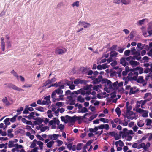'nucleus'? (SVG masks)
<instances>
[{
    "instance_id": "56",
    "label": "nucleus",
    "mask_w": 152,
    "mask_h": 152,
    "mask_svg": "<svg viewBox=\"0 0 152 152\" xmlns=\"http://www.w3.org/2000/svg\"><path fill=\"white\" fill-rule=\"evenodd\" d=\"M72 6L73 7L76 6L77 7H78L79 6V1H77L75 2H74L72 4Z\"/></svg>"
},
{
    "instance_id": "9",
    "label": "nucleus",
    "mask_w": 152,
    "mask_h": 152,
    "mask_svg": "<svg viewBox=\"0 0 152 152\" xmlns=\"http://www.w3.org/2000/svg\"><path fill=\"white\" fill-rule=\"evenodd\" d=\"M98 129H104L106 130H108L109 129V125L107 124H101V125L98 126Z\"/></svg>"
},
{
    "instance_id": "1",
    "label": "nucleus",
    "mask_w": 152,
    "mask_h": 152,
    "mask_svg": "<svg viewBox=\"0 0 152 152\" xmlns=\"http://www.w3.org/2000/svg\"><path fill=\"white\" fill-rule=\"evenodd\" d=\"M58 89H56L52 93L51 96L52 98H53L54 96L57 94L58 95L62 94L63 93V91L61 89H64V88L65 86L64 85H60Z\"/></svg>"
},
{
    "instance_id": "14",
    "label": "nucleus",
    "mask_w": 152,
    "mask_h": 152,
    "mask_svg": "<svg viewBox=\"0 0 152 152\" xmlns=\"http://www.w3.org/2000/svg\"><path fill=\"white\" fill-rule=\"evenodd\" d=\"M1 39L2 50L4 51L5 50V43L4 42V38L3 37H1Z\"/></svg>"
},
{
    "instance_id": "11",
    "label": "nucleus",
    "mask_w": 152,
    "mask_h": 152,
    "mask_svg": "<svg viewBox=\"0 0 152 152\" xmlns=\"http://www.w3.org/2000/svg\"><path fill=\"white\" fill-rule=\"evenodd\" d=\"M120 63L123 66L125 67L127 65H129L128 63L126 61V60L125 58V57H122L120 59Z\"/></svg>"
},
{
    "instance_id": "42",
    "label": "nucleus",
    "mask_w": 152,
    "mask_h": 152,
    "mask_svg": "<svg viewBox=\"0 0 152 152\" xmlns=\"http://www.w3.org/2000/svg\"><path fill=\"white\" fill-rule=\"evenodd\" d=\"M56 118H53V120H51L49 122V124L50 125H53V124H55V120H56Z\"/></svg>"
},
{
    "instance_id": "31",
    "label": "nucleus",
    "mask_w": 152,
    "mask_h": 152,
    "mask_svg": "<svg viewBox=\"0 0 152 152\" xmlns=\"http://www.w3.org/2000/svg\"><path fill=\"white\" fill-rule=\"evenodd\" d=\"M35 110H37L38 111H40V112H44V107H36L35 108Z\"/></svg>"
},
{
    "instance_id": "28",
    "label": "nucleus",
    "mask_w": 152,
    "mask_h": 152,
    "mask_svg": "<svg viewBox=\"0 0 152 152\" xmlns=\"http://www.w3.org/2000/svg\"><path fill=\"white\" fill-rule=\"evenodd\" d=\"M23 110V108L21 107H20L19 109H18L16 110L17 113L16 114V115L18 116V115L20 114L21 113V112Z\"/></svg>"
},
{
    "instance_id": "50",
    "label": "nucleus",
    "mask_w": 152,
    "mask_h": 152,
    "mask_svg": "<svg viewBox=\"0 0 152 152\" xmlns=\"http://www.w3.org/2000/svg\"><path fill=\"white\" fill-rule=\"evenodd\" d=\"M122 137H126L128 136H129V134L128 132V131L125 132H124L122 134Z\"/></svg>"
},
{
    "instance_id": "49",
    "label": "nucleus",
    "mask_w": 152,
    "mask_h": 152,
    "mask_svg": "<svg viewBox=\"0 0 152 152\" xmlns=\"http://www.w3.org/2000/svg\"><path fill=\"white\" fill-rule=\"evenodd\" d=\"M148 111L145 110L143 113L142 114V116L143 117H147L148 116Z\"/></svg>"
},
{
    "instance_id": "63",
    "label": "nucleus",
    "mask_w": 152,
    "mask_h": 152,
    "mask_svg": "<svg viewBox=\"0 0 152 152\" xmlns=\"http://www.w3.org/2000/svg\"><path fill=\"white\" fill-rule=\"evenodd\" d=\"M75 116V121L76 120L79 121L82 119V117L81 116Z\"/></svg>"
},
{
    "instance_id": "24",
    "label": "nucleus",
    "mask_w": 152,
    "mask_h": 152,
    "mask_svg": "<svg viewBox=\"0 0 152 152\" xmlns=\"http://www.w3.org/2000/svg\"><path fill=\"white\" fill-rule=\"evenodd\" d=\"M109 135L111 136H114L115 137V140L119 139V137H116L115 136V132H111L108 133Z\"/></svg>"
},
{
    "instance_id": "44",
    "label": "nucleus",
    "mask_w": 152,
    "mask_h": 152,
    "mask_svg": "<svg viewBox=\"0 0 152 152\" xmlns=\"http://www.w3.org/2000/svg\"><path fill=\"white\" fill-rule=\"evenodd\" d=\"M87 82V81L85 80H82L81 79H80V84L85 85L86 84Z\"/></svg>"
},
{
    "instance_id": "15",
    "label": "nucleus",
    "mask_w": 152,
    "mask_h": 152,
    "mask_svg": "<svg viewBox=\"0 0 152 152\" xmlns=\"http://www.w3.org/2000/svg\"><path fill=\"white\" fill-rule=\"evenodd\" d=\"M129 64L133 66H135L139 65L140 64L139 62L136 61H134L133 60L130 61H129Z\"/></svg>"
},
{
    "instance_id": "52",
    "label": "nucleus",
    "mask_w": 152,
    "mask_h": 152,
    "mask_svg": "<svg viewBox=\"0 0 152 152\" xmlns=\"http://www.w3.org/2000/svg\"><path fill=\"white\" fill-rule=\"evenodd\" d=\"M56 142L58 143L57 146H60L63 144V142L59 140H57Z\"/></svg>"
},
{
    "instance_id": "4",
    "label": "nucleus",
    "mask_w": 152,
    "mask_h": 152,
    "mask_svg": "<svg viewBox=\"0 0 152 152\" xmlns=\"http://www.w3.org/2000/svg\"><path fill=\"white\" fill-rule=\"evenodd\" d=\"M101 82L102 84L107 83L109 88H112V82L110 81L107 79H104L102 78Z\"/></svg>"
},
{
    "instance_id": "21",
    "label": "nucleus",
    "mask_w": 152,
    "mask_h": 152,
    "mask_svg": "<svg viewBox=\"0 0 152 152\" xmlns=\"http://www.w3.org/2000/svg\"><path fill=\"white\" fill-rule=\"evenodd\" d=\"M122 71V68H119L116 72L117 74H118V76L119 77H121V72Z\"/></svg>"
},
{
    "instance_id": "57",
    "label": "nucleus",
    "mask_w": 152,
    "mask_h": 152,
    "mask_svg": "<svg viewBox=\"0 0 152 152\" xmlns=\"http://www.w3.org/2000/svg\"><path fill=\"white\" fill-rule=\"evenodd\" d=\"M7 48H9L11 47L12 45L10 41H7Z\"/></svg>"
},
{
    "instance_id": "37",
    "label": "nucleus",
    "mask_w": 152,
    "mask_h": 152,
    "mask_svg": "<svg viewBox=\"0 0 152 152\" xmlns=\"http://www.w3.org/2000/svg\"><path fill=\"white\" fill-rule=\"evenodd\" d=\"M146 125L148 126L150 125L152 123L151 120L149 119H146Z\"/></svg>"
},
{
    "instance_id": "20",
    "label": "nucleus",
    "mask_w": 152,
    "mask_h": 152,
    "mask_svg": "<svg viewBox=\"0 0 152 152\" xmlns=\"http://www.w3.org/2000/svg\"><path fill=\"white\" fill-rule=\"evenodd\" d=\"M10 119L9 118H7L4 120V122L6 125L5 128H6L7 127V125H9L10 124Z\"/></svg>"
},
{
    "instance_id": "64",
    "label": "nucleus",
    "mask_w": 152,
    "mask_h": 152,
    "mask_svg": "<svg viewBox=\"0 0 152 152\" xmlns=\"http://www.w3.org/2000/svg\"><path fill=\"white\" fill-rule=\"evenodd\" d=\"M149 58L147 56H145L142 58V59L144 60V62L145 61L147 62H148V59Z\"/></svg>"
},
{
    "instance_id": "10",
    "label": "nucleus",
    "mask_w": 152,
    "mask_h": 152,
    "mask_svg": "<svg viewBox=\"0 0 152 152\" xmlns=\"http://www.w3.org/2000/svg\"><path fill=\"white\" fill-rule=\"evenodd\" d=\"M133 74L132 72L129 73L128 74V76L127 77L130 79V81H132L136 80V77L135 76H133Z\"/></svg>"
},
{
    "instance_id": "6",
    "label": "nucleus",
    "mask_w": 152,
    "mask_h": 152,
    "mask_svg": "<svg viewBox=\"0 0 152 152\" xmlns=\"http://www.w3.org/2000/svg\"><path fill=\"white\" fill-rule=\"evenodd\" d=\"M139 91V89L137 88L136 87L134 86L133 87H131L130 88L129 94L131 95L137 93Z\"/></svg>"
},
{
    "instance_id": "23",
    "label": "nucleus",
    "mask_w": 152,
    "mask_h": 152,
    "mask_svg": "<svg viewBox=\"0 0 152 152\" xmlns=\"http://www.w3.org/2000/svg\"><path fill=\"white\" fill-rule=\"evenodd\" d=\"M54 143V141L53 140L50 141L47 144V146L48 148H50L53 145Z\"/></svg>"
},
{
    "instance_id": "7",
    "label": "nucleus",
    "mask_w": 152,
    "mask_h": 152,
    "mask_svg": "<svg viewBox=\"0 0 152 152\" xmlns=\"http://www.w3.org/2000/svg\"><path fill=\"white\" fill-rule=\"evenodd\" d=\"M34 119L35 120L34 121V123L35 124L39 125L41 124L43 121V120L41 118L39 117L35 118Z\"/></svg>"
},
{
    "instance_id": "55",
    "label": "nucleus",
    "mask_w": 152,
    "mask_h": 152,
    "mask_svg": "<svg viewBox=\"0 0 152 152\" xmlns=\"http://www.w3.org/2000/svg\"><path fill=\"white\" fill-rule=\"evenodd\" d=\"M49 128L48 127L46 126H45L44 127H42V128H41L40 130L42 132H43L45 131L47 129H48Z\"/></svg>"
},
{
    "instance_id": "45",
    "label": "nucleus",
    "mask_w": 152,
    "mask_h": 152,
    "mask_svg": "<svg viewBox=\"0 0 152 152\" xmlns=\"http://www.w3.org/2000/svg\"><path fill=\"white\" fill-rule=\"evenodd\" d=\"M140 145L142 146V148L145 151L147 150V147L146 146L145 143L144 142H142L140 144Z\"/></svg>"
},
{
    "instance_id": "35",
    "label": "nucleus",
    "mask_w": 152,
    "mask_h": 152,
    "mask_svg": "<svg viewBox=\"0 0 152 152\" xmlns=\"http://www.w3.org/2000/svg\"><path fill=\"white\" fill-rule=\"evenodd\" d=\"M37 144L39 145L41 149H43V143L41 141H37Z\"/></svg>"
},
{
    "instance_id": "46",
    "label": "nucleus",
    "mask_w": 152,
    "mask_h": 152,
    "mask_svg": "<svg viewBox=\"0 0 152 152\" xmlns=\"http://www.w3.org/2000/svg\"><path fill=\"white\" fill-rule=\"evenodd\" d=\"M80 78H77L74 81V83L76 85H78L80 83Z\"/></svg>"
},
{
    "instance_id": "17",
    "label": "nucleus",
    "mask_w": 152,
    "mask_h": 152,
    "mask_svg": "<svg viewBox=\"0 0 152 152\" xmlns=\"http://www.w3.org/2000/svg\"><path fill=\"white\" fill-rule=\"evenodd\" d=\"M134 81H136L137 82L139 83H142L144 82V80L143 77L139 76L138 78L136 77V80H135Z\"/></svg>"
},
{
    "instance_id": "27",
    "label": "nucleus",
    "mask_w": 152,
    "mask_h": 152,
    "mask_svg": "<svg viewBox=\"0 0 152 152\" xmlns=\"http://www.w3.org/2000/svg\"><path fill=\"white\" fill-rule=\"evenodd\" d=\"M142 44L140 43H138L137 45V50L138 51H140L141 50L142 48L143 47H142Z\"/></svg>"
},
{
    "instance_id": "43",
    "label": "nucleus",
    "mask_w": 152,
    "mask_h": 152,
    "mask_svg": "<svg viewBox=\"0 0 152 152\" xmlns=\"http://www.w3.org/2000/svg\"><path fill=\"white\" fill-rule=\"evenodd\" d=\"M17 116L16 115L14 116L12 118L10 119V121L12 123H14L16 121V118Z\"/></svg>"
},
{
    "instance_id": "13",
    "label": "nucleus",
    "mask_w": 152,
    "mask_h": 152,
    "mask_svg": "<svg viewBox=\"0 0 152 152\" xmlns=\"http://www.w3.org/2000/svg\"><path fill=\"white\" fill-rule=\"evenodd\" d=\"M79 25L80 24H82L84 28H87L88 27H89L90 25V23L85 22L81 21H80L79 22Z\"/></svg>"
},
{
    "instance_id": "26",
    "label": "nucleus",
    "mask_w": 152,
    "mask_h": 152,
    "mask_svg": "<svg viewBox=\"0 0 152 152\" xmlns=\"http://www.w3.org/2000/svg\"><path fill=\"white\" fill-rule=\"evenodd\" d=\"M98 127H95L94 128H90L89 131L91 132H96L98 130Z\"/></svg>"
},
{
    "instance_id": "34",
    "label": "nucleus",
    "mask_w": 152,
    "mask_h": 152,
    "mask_svg": "<svg viewBox=\"0 0 152 152\" xmlns=\"http://www.w3.org/2000/svg\"><path fill=\"white\" fill-rule=\"evenodd\" d=\"M123 79L125 80V84L124 85H126L128 83V82L130 81V79L127 76L126 77H123Z\"/></svg>"
},
{
    "instance_id": "3",
    "label": "nucleus",
    "mask_w": 152,
    "mask_h": 152,
    "mask_svg": "<svg viewBox=\"0 0 152 152\" xmlns=\"http://www.w3.org/2000/svg\"><path fill=\"white\" fill-rule=\"evenodd\" d=\"M67 50L65 48L61 49L59 48H57L56 49L55 53L57 54L61 55L64 53Z\"/></svg>"
},
{
    "instance_id": "19",
    "label": "nucleus",
    "mask_w": 152,
    "mask_h": 152,
    "mask_svg": "<svg viewBox=\"0 0 152 152\" xmlns=\"http://www.w3.org/2000/svg\"><path fill=\"white\" fill-rule=\"evenodd\" d=\"M118 54V53L115 51H111L110 53V56L111 57L116 56Z\"/></svg>"
},
{
    "instance_id": "38",
    "label": "nucleus",
    "mask_w": 152,
    "mask_h": 152,
    "mask_svg": "<svg viewBox=\"0 0 152 152\" xmlns=\"http://www.w3.org/2000/svg\"><path fill=\"white\" fill-rule=\"evenodd\" d=\"M136 111L137 112H138L140 113H144L145 110H144L141 109V108H137L136 109Z\"/></svg>"
},
{
    "instance_id": "40",
    "label": "nucleus",
    "mask_w": 152,
    "mask_h": 152,
    "mask_svg": "<svg viewBox=\"0 0 152 152\" xmlns=\"http://www.w3.org/2000/svg\"><path fill=\"white\" fill-rule=\"evenodd\" d=\"M11 73L13 74L14 76L15 77H17V78L18 79V74L16 72H15L14 70H12Z\"/></svg>"
},
{
    "instance_id": "48",
    "label": "nucleus",
    "mask_w": 152,
    "mask_h": 152,
    "mask_svg": "<svg viewBox=\"0 0 152 152\" xmlns=\"http://www.w3.org/2000/svg\"><path fill=\"white\" fill-rule=\"evenodd\" d=\"M50 81V80L49 79L48 80H47L45 83H43L44 86L46 87L48 85L51 84Z\"/></svg>"
},
{
    "instance_id": "32",
    "label": "nucleus",
    "mask_w": 152,
    "mask_h": 152,
    "mask_svg": "<svg viewBox=\"0 0 152 152\" xmlns=\"http://www.w3.org/2000/svg\"><path fill=\"white\" fill-rule=\"evenodd\" d=\"M149 78L152 79V74L151 73H149L145 77V79L146 80H148Z\"/></svg>"
},
{
    "instance_id": "8",
    "label": "nucleus",
    "mask_w": 152,
    "mask_h": 152,
    "mask_svg": "<svg viewBox=\"0 0 152 152\" xmlns=\"http://www.w3.org/2000/svg\"><path fill=\"white\" fill-rule=\"evenodd\" d=\"M102 78V76L101 75H99L98 76L97 78H96L93 81V84H99L101 82V79Z\"/></svg>"
},
{
    "instance_id": "16",
    "label": "nucleus",
    "mask_w": 152,
    "mask_h": 152,
    "mask_svg": "<svg viewBox=\"0 0 152 152\" xmlns=\"http://www.w3.org/2000/svg\"><path fill=\"white\" fill-rule=\"evenodd\" d=\"M2 101L3 103L5 104L7 106H8L10 104V102L8 100L7 98L6 97H5L2 100Z\"/></svg>"
},
{
    "instance_id": "22",
    "label": "nucleus",
    "mask_w": 152,
    "mask_h": 152,
    "mask_svg": "<svg viewBox=\"0 0 152 152\" xmlns=\"http://www.w3.org/2000/svg\"><path fill=\"white\" fill-rule=\"evenodd\" d=\"M121 2L124 5H127L131 2V0H121Z\"/></svg>"
},
{
    "instance_id": "36",
    "label": "nucleus",
    "mask_w": 152,
    "mask_h": 152,
    "mask_svg": "<svg viewBox=\"0 0 152 152\" xmlns=\"http://www.w3.org/2000/svg\"><path fill=\"white\" fill-rule=\"evenodd\" d=\"M44 99L46 100V101L49 103H50L51 102L50 101V96H48L44 98Z\"/></svg>"
},
{
    "instance_id": "51",
    "label": "nucleus",
    "mask_w": 152,
    "mask_h": 152,
    "mask_svg": "<svg viewBox=\"0 0 152 152\" xmlns=\"http://www.w3.org/2000/svg\"><path fill=\"white\" fill-rule=\"evenodd\" d=\"M88 111L87 108L86 107H83L81 109L80 112L82 113H84L88 112Z\"/></svg>"
},
{
    "instance_id": "61",
    "label": "nucleus",
    "mask_w": 152,
    "mask_h": 152,
    "mask_svg": "<svg viewBox=\"0 0 152 152\" xmlns=\"http://www.w3.org/2000/svg\"><path fill=\"white\" fill-rule=\"evenodd\" d=\"M125 71L128 72L129 71H134V69H129L128 66H127L125 67Z\"/></svg>"
},
{
    "instance_id": "33",
    "label": "nucleus",
    "mask_w": 152,
    "mask_h": 152,
    "mask_svg": "<svg viewBox=\"0 0 152 152\" xmlns=\"http://www.w3.org/2000/svg\"><path fill=\"white\" fill-rule=\"evenodd\" d=\"M99 120L104 123H108L110 120L108 119H105L104 118H102L99 119Z\"/></svg>"
},
{
    "instance_id": "2",
    "label": "nucleus",
    "mask_w": 152,
    "mask_h": 152,
    "mask_svg": "<svg viewBox=\"0 0 152 152\" xmlns=\"http://www.w3.org/2000/svg\"><path fill=\"white\" fill-rule=\"evenodd\" d=\"M7 87L8 88H11L13 90L18 91H24L23 89L17 87L15 85L11 83H10L8 84Z\"/></svg>"
},
{
    "instance_id": "54",
    "label": "nucleus",
    "mask_w": 152,
    "mask_h": 152,
    "mask_svg": "<svg viewBox=\"0 0 152 152\" xmlns=\"http://www.w3.org/2000/svg\"><path fill=\"white\" fill-rule=\"evenodd\" d=\"M58 128L59 129H60V131H61L62 130H63L64 129V126L62 124H61L58 125Z\"/></svg>"
},
{
    "instance_id": "25",
    "label": "nucleus",
    "mask_w": 152,
    "mask_h": 152,
    "mask_svg": "<svg viewBox=\"0 0 152 152\" xmlns=\"http://www.w3.org/2000/svg\"><path fill=\"white\" fill-rule=\"evenodd\" d=\"M115 111L118 117H119L121 112V111L120 110V108L118 107H117L115 109Z\"/></svg>"
},
{
    "instance_id": "41",
    "label": "nucleus",
    "mask_w": 152,
    "mask_h": 152,
    "mask_svg": "<svg viewBox=\"0 0 152 152\" xmlns=\"http://www.w3.org/2000/svg\"><path fill=\"white\" fill-rule=\"evenodd\" d=\"M130 51L129 50H127L125 51L124 53V55L126 56L129 55Z\"/></svg>"
},
{
    "instance_id": "62",
    "label": "nucleus",
    "mask_w": 152,
    "mask_h": 152,
    "mask_svg": "<svg viewBox=\"0 0 152 152\" xmlns=\"http://www.w3.org/2000/svg\"><path fill=\"white\" fill-rule=\"evenodd\" d=\"M146 19H143L142 20H139L138 21V23L139 25H141L142 24H143V23L145 22Z\"/></svg>"
},
{
    "instance_id": "29",
    "label": "nucleus",
    "mask_w": 152,
    "mask_h": 152,
    "mask_svg": "<svg viewBox=\"0 0 152 152\" xmlns=\"http://www.w3.org/2000/svg\"><path fill=\"white\" fill-rule=\"evenodd\" d=\"M77 100L78 101L80 102L81 103L83 102H84V99L82 98L81 96H79L77 98Z\"/></svg>"
},
{
    "instance_id": "59",
    "label": "nucleus",
    "mask_w": 152,
    "mask_h": 152,
    "mask_svg": "<svg viewBox=\"0 0 152 152\" xmlns=\"http://www.w3.org/2000/svg\"><path fill=\"white\" fill-rule=\"evenodd\" d=\"M63 104L61 102H58L56 103V105L59 107L62 106Z\"/></svg>"
},
{
    "instance_id": "18",
    "label": "nucleus",
    "mask_w": 152,
    "mask_h": 152,
    "mask_svg": "<svg viewBox=\"0 0 152 152\" xmlns=\"http://www.w3.org/2000/svg\"><path fill=\"white\" fill-rule=\"evenodd\" d=\"M129 102L127 101L126 102V111H128L131 110L132 109V107L131 105H129Z\"/></svg>"
},
{
    "instance_id": "30",
    "label": "nucleus",
    "mask_w": 152,
    "mask_h": 152,
    "mask_svg": "<svg viewBox=\"0 0 152 152\" xmlns=\"http://www.w3.org/2000/svg\"><path fill=\"white\" fill-rule=\"evenodd\" d=\"M83 69L82 71V73L83 74H87L89 70V69L84 67H83Z\"/></svg>"
},
{
    "instance_id": "12",
    "label": "nucleus",
    "mask_w": 152,
    "mask_h": 152,
    "mask_svg": "<svg viewBox=\"0 0 152 152\" xmlns=\"http://www.w3.org/2000/svg\"><path fill=\"white\" fill-rule=\"evenodd\" d=\"M59 98H56V95L54 96V97L53 98H52L53 99V100H54V101H55L56 100L59 101L61 100H64V95H62L61 94L59 95Z\"/></svg>"
},
{
    "instance_id": "58",
    "label": "nucleus",
    "mask_w": 152,
    "mask_h": 152,
    "mask_svg": "<svg viewBox=\"0 0 152 152\" xmlns=\"http://www.w3.org/2000/svg\"><path fill=\"white\" fill-rule=\"evenodd\" d=\"M110 123L112 124V127L113 128H115L116 127V125L114 123V121L112 120L110 121Z\"/></svg>"
},
{
    "instance_id": "5",
    "label": "nucleus",
    "mask_w": 152,
    "mask_h": 152,
    "mask_svg": "<svg viewBox=\"0 0 152 152\" xmlns=\"http://www.w3.org/2000/svg\"><path fill=\"white\" fill-rule=\"evenodd\" d=\"M65 118H66V123L69 122H75V116L73 117H71L68 115H66L65 116Z\"/></svg>"
},
{
    "instance_id": "39",
    "label": "nucleus",
    "mask_w": 152,
    "mask_h": 152,
    "mask_svg": "<svg viewBox=\"0 0 152 152\" xmlns=\"http://www.w3.org/2000/svg\"><path fill=\"white\" fill-rule=\"evenodd\" d=\"M144 124V123H143V122L142 121H140L139 122H138L137 123L138 126L140 127H141L143 126Z\"/></svg>"
},
{
    "instance_id": "47",
    "label": "nucleus",
    "mask_w": 152,
    "mask_h": 152,
    "mask_svg": "<svg viewBox=\"0 0 152 152\" xmlns=\"http://www.w3.org/2000/svg\"><path fill=\"white\" fill-rule=\"evenodd\" d=\"M14 144L12 141H10L9 142L8 147L9 148L14 147Z\"/></svg>"
},
{
    "instance_id": "53",
    "label": "nucleus",
    "mask_w": 152,
    "mask_h": 152,
    "mask_svg": "<svg viewBox=\"0 0 152 152\" xmlns=\"http://www.w3.org/2000/svg\"><path fill=\"white\" fill-rule=\"evenodd\" d=\"M82 148V143H79L77 145V149L78 150H80Z\"/></svg>"
},
{
    "instance_id": "60",
    "label": "nucleus",
    "mask_w": 152,
    "mask_h": 152,
    "mask_svg": "<svg viewBox=\"0 0 152 152\" xmlns=\"http://www.w3.org/2000/svg\"><path fill=\"white\" fill-rule=\"evenodd\" d=\"M79 94H81L83 95H84L85 94V91L82 89L79 90Z\"/></svg>"
}]
</instances>
